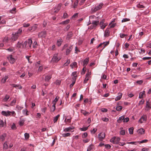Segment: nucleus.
<instances>
[{"label": "nucleus", "mask_w": 151, "mask_h": 151, "mask_svg": "<svg viewBox=\"0 0 151 151\" xmlns=\"http://www.w3.org/2000/svg\"><path fill=\"white\" fill-rule=\"evenodd\" d=\"M109 28H107L105 30L104 36L105 37H108L109 35Z\"/></svg>", "instance_id": "4468645a"}, {"label": "nucleus", "mask_w": 151, "mask_h": 151, "mask_svg": "<svg viewBox=\"0 0 151 151\" xmlns=\"http://www.w3.org/2000/svg\"><path fill=\"white\" fill-rule=\"evenodd\" d=\"M61 5L60 4H58V6L56 8H55L54 9V12L55 13H56L58 12L60 10V9L61 7Z\"/></svg>", "instance_id": "f8f14e48"}, {"label": "nucleus", "mask_w": 151, "mask_h": 151, "mask_svg": "<svg viewBox=\"0 0 151 151\" xmlns=\"http://www.w3.org/2000/svg\"><path fill=\"white\" fill-rule=\"evenodd\" d=\"M23 113L24 114H25L26 115H28V114H27L28 111L27 109H24L23 110Z\"/></svg>", "instance_id": "338daca9"}, {"label": "nucleus", "mask_w": 151, "mask_h": 151, "mask_svg": "<svg viewBox=\"0 0 151 151\" xmlns=\"http://www.w3.org/2000/svg\"><path fill=\"white\" fill-rule=\"evenodd\" d=\"M89 78V77L86 76V78L83 81V83H86L87 82Z\"/></svg>", "instance_id": "603ef678"}, {"label": "nucleus", "mask_w": 151, "mask_h": 151, "mask_svg": "<svg viewBox=\"0 0 151 151\" xmlns=\"http://www.w3.org/2000/svg\"><path fill=\"white\" fill-rule=\"evenodd\" d=\"M70 22L69 19H68L64 21H63L60 23V24H67Z\"/></svg>", "instance_id": "cd10ccee"}, {"label": "nucleus", "mask_w": 151, "mask_h": 151, "mask_svg": "<svg viewBox=\"0 0 151 151\" xmlns=\"http://www.w3.org/2000/svg\"><path fill=\"white\" fill-rule=\"evenodd\" d=\"M73 35V33L72 32H69L67 35V38L68 39L70 38L71 37H72Z\"/></svg>", "instance_id": "c85d7f7f"}, {"label": "nucleus", "mask_w": 151, "mask_h": 151, "mask_svg": "<svg viewBox=\"0 0 151 151\" xmlns=\"http://www.w3.org/2000/svg\"><path fill=\"white\" fill-rule=\"evenodd\" d=\"M22 32V29H18V31L15 32V35H18L19 36L21 34Z\"/></svg>", "instance_id": "bb28decb"}, {"label": "nucleus", "mask_w": 151, "mask_h": 151, "mask_svg": "<svg viewBox=\"0 0 151 151\" xmlns=\"http://www.w3.org/2000/svg\"><path fill=\"white\" fill-rule=\"evenodd\" d=\"M74 129V127H69L68 128H66L65 129H64V131L65 132H69L70 130L72 129Z\"/></svg>", "instance_id": "393cba45"}, {"label": "nucleus", "mask_w": 151, "mask_h": 151, "mask_svg": "<svg viewBox=\"0 0 151 151\" xmlns=\"http://www.w3.org/2000/svg\"><path fill=\"white\" fill-rule=\"evenodd\" d=\"M105 148L108 149H109L111 147V146L109 144H106L105 145Z\"/></svg>", "instance_id": "052dcab7"}, {"label": "nucleus", "mask_w": 151, "mask_h": 151, "mask_svg": "<svg viewBox=\"0 0 151 151\" xmlns=\"http://www.w3.org/2000/svg\"><path fill=\"white\" fill-rule=\"evenodd\" d=\"M24 121L22 119H20L19 121V125L20 126H22L23 125L24 123Z\"/></svg>", "instance_id": "72a5a7b5"}, {"label": "nucleus", "mask_w": 151, "mask_h": 151, "mask_svg": "<svg viewBox=\"0 0 151 151\" xmlns=\"http://www.w3.org/2000/svg\"><path fill=\"white\" fill-rule=\"evenodd\" d=\"M146 104L145 110L146 111H148L151 108V107L150 106V102L149 101H147Z\"/></svg>", "instance_id": "1a4fd4ad"}, {"label": "nucleus", "mask_w": 151, "mask_h": 151, "mask_svg": "<svg viewBox=\"0 0 151 151\" xmlns=\"http://www.w3.org/2000/svg\"><path fill=\"white\" fill-rule=\"evenodd\" d=\"M8 145H7V142H6L3 145L4 148L7 149L8 148Z\"/></svg>", "instance_id": "79ce46f5"}, {"label": "nucleus", "mask_w": 151, "mask_h": 151, "mask_svg": "<svg viewBox=\"0 0 151 151\" xmlns=\"http://www.w3.org/2000/svg\"><path fill=\"white\" fill-rule=\"evenodd\" d=\"M73 49L72 46H71L69 47V48L66 50V55H68L71 51Z\"/></svg>", "instance_id": "ddd939ff"}, {"label": "nucleus", "mask_w": 151, "mask_h": 151, "mask_svg": "<svg viewBox=\"0 0 151 151\" xmlns=\"http://www.w3.org/2000/svg\"><path fill=\"white\" fill-rule=\"evenodd\" d=\"M145 131V130L144 129L142 128L139 129L137 131V132L138 133L140 134H144Z\"/></svg>", "instance_id": "412c9836"}, {"label": "nucleus", "mask_w": 151, "mask_h": 151, "mask_svg": "<svg viewBox=\"0 0 151 151\" xmlns=\"http://www.w3.org/2000/svg\"><path fill=\"white\" fill-rule=\"evenodd\" d=\"M11 128L13 129H16L15 124L13 123L11 126Z\"/></svg>", "instance_id": "680f3d73"}, {"label": "nucleus", "mask_w": 151, "mask_h": 151, "mask_svg": "<svg viewBox=\"0 0 151 151\" xmlns=\"http://www.w3.org/2000/svg\"><path fill=\"white\" fill-rule=\"evenodd\" d=\"M139 143L138 142H127V144H134V145H137V143Z\"/></svg>", "instance_id": "49530a36"}, {"label": "nucleus", "mask_w": 151, "mask_h": 151, "mask_svg": "<svg viewBox=\"0 0 151 151\" xmlns=\"http://www.w3.org/2000/svg\"><path fill=\"white\" fill-rule=\"evenodd\" d=\"M58 54H55L54 55L52 59V61L53 62H57L61 58H58Z\"/></svg>", "instance_id": "20e7f679"}, {"label": "nucleus", "mask_w": 151, "mask_h": 151, "mask_svg": "<svg viewBox=\"0 0 151 151\" xmlns=\"http://www.w3.org/2000/svg\"><path fill=\"white\" fill-rule=\"evenodd\" d=\"M109 43V41H108L106 42H104L102 43H101L99 46L97 47V48H98V47H101V46L102 45H104V46L103 48L101 50V51L107 45H108Z\"/></svg>", "instance_id": "9b49d317"}, {"label": "nucleus", "mask_w": 151, "mask_h": 151, "mask_svg": "<svg viewBox=\"0 0 151 151\" xmlns=\"http://www.w3.org/2000/svg\"><path fill=\"white\" fill-rule=\"evenodd\" d=\"M125 131L124 130H121L120 132V134L122 135H124L125 134Z\"/></svg>", "instance_id": "09e8293b"}, {"label": "nucleus", "mask_w": 151, "mask_h": 151, "mask_svg": "<svg viewBox=\"0 0 151 151\" xmlns=\"http://www.w3.org/2000/svg\"><path fill=\"white\" fill-rule=\"evenodd\" d=\"M8 58L9 60V62L11 64H13L15 62V59L14 58H13L12 56V55H9L8 57Z\"/></svg>", "instance_id": "0eeeda50"}, {"label": "nucleus", "mask_w": 151, "mask_h": 151, "mask_svg": "<svg viewBox=\"0 0 151 151\" xmlns=\"http://www.w3.org/2000/svg\"><path fill=\"white\" fill-rule=\"evenodd\" d=\"M99 23V21H93L92 23V24L93 25V27H96L98 24Z\"/></svg>", "instance_id": "5701e85b"}, {"label": "nucleus", "mask_w": 151, "mask_h": 151, "mask_svg": "<svg viewBox=\"0 0 151 151\" xmlns=\"http://www.w3.org/2000/svg\"><path fill=\"white\" fill-rule=\"evenodd\" d=\"M6 134H3L0 136V139H1L2 141H4L5 139V137H6Z\"/></svg>", "instance_id": "7c9ffc66"}, {"label": "nucleus", "mask_w": 151, "mask_h": 151, "mask_svg": "<svg viewBox=\"0 0 151 151\" xmlns=\"http://www.w3.org/2000/svg\"><path fill=\"white\" fill-rule=\"evenodd\" d=\"M16 99L15 98L11 102V105H13L15 104L16 102Z\"/></svg>", "instance_id": "4d7b16f0"}, {"label": "nucleus", "mask_w": 151, "mask_h": 151, "mask_svg": "<svg viewBox=\"0 0 151 151\" xmlns=\"http://www.w3.org/2000/svg\"><path fill=\"white\" fill-rule=\"evenodd\" d=\"M129 20H130L129 19H127V18H124V19H123L122 20V22H126L127 21H129Z\"/></svg>", "instance_id": "6e6d98bb"}, {"label": "nucleus", "mask_w": 151, "mask_h": 151, "mask_svg": "<svg viewBox=\"0 0 151 151\" xmlns=\"http://www.w3.org/2000/svg\"><path fill=\"white\" fill-rule=\"evenodd\" d=\"M86 70V68H85V67H84L82 69V71L81 72V74L83 75L85 73Z\"/></svg>", "instance_id": "864d4df0"}, {"label": "nucleus", "mask_w": 151, "mask_h": 151, "mask_svg": "<svg viewBox=\"0 0 151 151\" xmlns=\"http://www.w3.org/2000/svg\"><path fill=\"white\" fill-rule=\"evenodd\" d=\"M70 134L69 133H67L65 134H62L63 136V137H66L70 136Z\"/></svg>", "instance_id": "c03bdc74"}, {"label": "nucleus", "mask_w": 151, "mask_h": 151, "mask_svg": "<svg viewBox=\"0 0 151 151\" xmlns=\"http://www.w3.org/2000/svg\"><path fill=\"white\" fill-rule=\"evenodd\" d=\"M8 78V76H5L1 80V82L3 83H4L6 82V80Z\"/></svg>", "instance_id": "c756f323"}, {"label": "nucleus", "mask_w": 151, "mask_h": 151, "mask_svg": "<svg viewBox=\"0 0 151 151\" xmlns=\"http://www.w3.org/2000/svg\"><path fill=\"white\" fill-rule=\"evenodd\" d=\"M12 34L13 36L12 37V40L14 41L18 39L19 36L18 35H15V33L14 34V33H13Z\"/></svg>", "instance_id": "4be33fe9"}, {"label": "nucleus", "mask_w": 151, "mask_h": 151, "mask_svg": "<svg viewBox=\"0 0 151 151\" xmlns=\"http://www.w3.org/2000/svg\"><path fill=\"white\" fill-rule=\"evenodd\" d=\"M89 61V58H85L83 62V66L85 67L86 65L87 64Z\"/></svg>", "instance_id": "2eb2a0df"}, {"label": "nucleus", "mask_w": 151, "mask_h": 151, "mask_svg": "<svg viewBox=\"0 0 151 151\" xmlns=\"http://www.w3.org/2000/svg\"><path fill=\"white\" fill-rule=\"evenodd\" d=\"M148 141V140L147 139H144L142 140V141L139 142H138L139 144L142 143L144 142H146Z\"/></svg>", "instance_id": "bf43d9fd"}, {"label": "nucleus", "mask_w": 151, "mask_h": 151, "mask_svg": "<svg viewBox=\"0 0 151 151\" xmlns=\"http://www.w3.org/2000/svg\"><path fill=\"white\" fill-rule=\"evenodd\" d=\"M11 86L15 88L19 87V89H21L22 87L20 85H16L14 84H10Z\"/></svg>", "instance_id": "6ab92c4d"}, {"label": "nucleus", "mask_w": 151, "mask_h": 151, "mask_svg": "<svg viewBox=\"0 0 151 151\" xmlns=\"http://www.w3.org/2000/svg\"><path fill=\"white\" fill-rule=\"evenodd\" d=\"M101 120L104 122H107L109 120L108 118L106 117L103 118L101 119Z\"/></svg>", "instance_id": "8fccbe9b"}, {"label": "nucleus", "mask_w": 151, "mask_h": 151, "mask_svg": "<svg viewBox=\"0 0 151 151\" xmlns=\"http://www.w3.org/2000/svg\"><path fill=\"white\" fill-rule=\"evenodd\" d=\"M81 112L83 114L84 116H86L90 114V113L86 111V110H81Z\"/></svg>", "instance_id": "aec40b11"}, {"label": "nucleus", "mask_w": 151, "mask_h": 151, "mask_svg": "<svg viewBox=\"0 0 151 151\" xmlns=\"http://www.w3.org/2000/svg\"><path fill=\"white\" fill-rule=\"evenodd\" d=\"M78 0H76L75 2H74V6H73V7L74 8H76V6H77L78 4Z\"/></svg>", "instance_id": "a19ab883"}, {"label": "nucleus", "mask_w": 151, "mask_h": 151, "mask_svg": "<svg viewBox=\"0 0 151 151\" xmlns=\"http://www.w3.org/2000/svg\"><path fill=\"white\" fill-rule=\"evenodd\" d=\"M129 120V119L128 117H127L125 118H124V119L123 122H127Z\"/></svg>", "instance_id": "0e129e2a"}, {"label": "nucleus", "mask_w": 151, "mask_h": 151, "mask_svg": "<svg viewBox=\"0 0 151 151\" xmlns=\"http://www.w3.org/2000/svg\"><path fill=\"white\" fill-rule=\"evenodd\" d=\"M47 32L46 31H43L39 33L38 36L40 37H45L46 35Z\"/></svg>", "instance_id": "423d86ee"}, {"label": "nucleus", "mask_w": 151, "mask_h": 151, "mask_svg": "<svg viewBox=\"0 0 151 151\" xmlns=\"http://www.w3.org/2000/svg\"><path fill=\"white\" fill-rule=\"evenodd\" d=\"M143 82V81L142 80L138 81H137L136 83H137L140 85Z\"/></svg>", "instance_id": "e2e57ef3"}, {"label": "nucleus", "mask_w": 151, "mask_h": 151, "mask_svg": "<svg viewBox=\"0 0 151 151\" xmlns=\"http://www.w3.org/2000/svg\"><path fill=\"white\" fill-rule=\"evenodd\" d=\"M24 136L26 139H28L29 137V134H28L27 133H25L24 134Z\"/></svg>", "instance_id": "13d9d810"}, {"label": "nucleus", "mask_w": 151, "mask_h": 151, "mask_svg": "<svg viewBox=\"0 0 151 151\" xmlns=\"http://www.w3.org/2000/svg\"><path fill=\"white\" fill-rule=\"evenodd\" d=\"M55 106L54 105L53 106V105H52V107L50 109V111H51L53 112L55 111Z\"/></svg>", "instance_id": "de8ad7c7"}, {"label": "nucleus", "mask_w": 151, "mask_h": 151, "mask_svg": "<svg viewBox=\"0 0 151 151\" xmlns=\"http://www.w3.org/2000/svg\"><path fill=\"white\" fill-rule=\"evenodd\" d=\"M77 65V63L76 62H74L73 63H71L70 65V66L72 68H73L76 65Z\"/></svg>", "instance_id": "473e14b6"}, {"label": "nucleus", "mask_w": 151, "mask_h": 151, "mask_svg": "<svg viewBox=\"0 0 151 151\" xmlns=\"http://www.w3.org/2000/svg\"><path fill=\"white\" fill-rule=\"evenodd\" d=\"M122 93H119L118 96H117L115 99L116 101L119 100L122 98Z\"/></svg>", "instance_id": "f3484780"}, {"label": "nucleus", "mask_w": 151, "mask_h": 151, "mask_svg": "<svg viewBox=\"0 0 151 151\" xmlns=\"http://www.w3.org/2000/svg\"><path fill=\"white\" fill-rule=\"evenodd\" d=\"M9 96L7 95H6L5 98L4 99V101L5 102L7 101L9 98Z\"/></svg>", "instance_id": "4c0bfd02"}, {"label": "nucleus", "mask_w": 151, "mask_h": 151, "mask_svg": "<svg viewBox=\"0 0 151 151\" xmlns=\"http://www.w3.org/2000/svg\"><path fill=\"white\" fill-rule=\"evenodd\" d=\"M129 133L130 134H132L133 133L134 128L133 127H131L129 129Z\"/></svg>", "instance_id": "2f4dec72"}, {"label": "nucleus", "mask_w": 151, "mask_h": 151, "mask_svg": "<svg viewBox=\"0 0 151 151\" xmlns=\"http://www.w3.org/2000/svg\"><path fill=\"white\" fill-rule=\"evenodd\" d=\"M32 41L31 39H29L28 40L24 42L23 46L25 47V48L28 47L29 48H30L32 44Z\"/></svg>", "instance_id": "f257e3e1"}, {"label": "nucleus", "mask_w": 151, "mask_h": 151, "mask_svg": "<svg viewBox=\"0 0 151 151\" xmlns=\"http://www.w3.org/2000/svg\"><path fill=\"white\" fill-rule=\"evenodd\" d=\"M114 22V21H112L111 23H110L109 24V25H110V28H113L116 25V23H114V24H111V23L113 22Z\"/></svg>", "instance_id": "a18cd8bd"}, {"label": "nucleus", "mask_w": 151, "mask_h": 151, "mask_svg": "<svg viewBox=\"0 0 151 151\" xmlns=\"http://www.w3.org/2000/svg\"><path fill=\"white\" fill-rule=\"evenodd\" d=\"M88 127H83L80 128V129L82 131H85L88 129Z\"/></svg>", "instance_id": "5fc2aeb1"}, {"label": "nucleus", "mask_w": 151, "mask_h": 151, "mask_svg": "<svg viewBox=\"0 0 151 151\" xmlns=\"http://www.w3.org/2000/svg\"><path fill=\"white\" fill-rule=\"evenodd\" d=\"M127 35L124 34H120V37L122 38H124L125 36H127Z\"/></svg>", "instance_id": "69168bd1"}, {"label": "nucleus", "mask_w": 151, "mask_h": 151, "mask_svg": "<svg viewBox=\"0 0 151 151\" xmlns=\"http://www.w3.org/2000/svg\"><path fill=\"white\" fill-rule=\"evenodd\" d=\"M124 116H122L121 117H120L117 121V122L119 123H121L123 120L124 121Z\"/></svg>", "instance_id": "dca6fc26"}, {"label": "nucleus", "mask_w": 151, "mask_h": 151, "mask_svg": "<svg viewBox=\"0 0 151 151\" xmlns=\"http://www.w3.org/2000/svg\"><path fill=\"white\" fill-rule=\"evenodd\" d=\"M11 112L8 111H2L1 112V114L5 116H8L10 115Z\"/></svg>", "instance_id": "9d476101"}, {"label": "nucleus", "mask_w": 151, "mask_h": 151, "mask_svg": "<svg viewBox=\"0 0 151 151\" xmlns=\"http://www.w3.org/2000/svg\"><path fill=\"white\" fill-rule=\"evenodd\" d=\"M61 80H57L55 82V83L58 85H60L61 83Z\"/></svg>", "instance_id": "58836bf2"}, {"label": "nucleus", "mask_w": 151, "mask_h": 151, "mask_svg": "<svg viewBox=\"0 0 151 151\" xmlns=\"http://www.w3.org/2000/svg\"><path fill=\"white\" fill-rule=\"evenodd\" d=\"M62 41L61 39H59L58 40L57 42V45L58 46H60L61 45Z\"/></svg>", "instance_id": "ea45409f"}, {"label": "nucleus", "mask_w": 151, "mask_h": 151, "mask_svg": "<svg viewBox=\"0 0 151 151\" xmlns=\"http://www.w3.org/2000/svg\"><path fill=\"white\" fill-rule=\"evenodd\" d=\"M23 45L24 43L23 44H22L20 43L19 42H18L17 43V47L19 48H25V47L23 46Z\"/></svg>", "instance_id": "b1692460"}, {"label": "nucleus", "mask_w": 151, "mask_h": 151, "mask_svg": "<svg viewBox=\"0 0 151 151\" xmlns=\"http://www.w3.org/2000/svg\"><path fill=\"white\" fill-rule=\"evenodd\" d=\"M147 116L146 115H143L139 120V122L142 123L144 121H146L147 120Z\"/></svg>", "instance_id": "6e6552de"}, {"label": "nucleus", "mask_w": 151, "mask_h": 151, "mask_svg": "<svg viewBox=\"0 0 151 151\" xmlns=\"http://www.w3.org/2000/svg\"><path fill=\"white\" fill-rule=\"evenodd\" d=\"M70 59H68L67 60V62L64 63L63 65L64 66H68L70 63Z\"/></svg>", "instance_id": "f704fd0d"}, {"label": "nucleus", "mask_w": 151, "mask_h": 151, "mask_svg": "<svg viewBox=\"0 0 151 151\" xmlns=\"http://www.w3.org/2000/svg\"><path fill=\"white\" fill-rule=\"evenodd\" d=\"M51 78V75H49L46 76L45 78V81H49L50 79Z\"/></svg>", "instance_id": "a878e982"}, {"label": "nucleus", "mask_w": 151, "mask_h": 151, "mask_svg": "<svg viewBox=\"0 0 151 151\" xmlns=\"http://www.w3.org/2000/svg\"><path fill=\"white\" fill-rule=\"evenodd\" d=\"M120 140L119 137H114L110 139V141L114 144H117Z\"/></svg>", "instance_id": "7ed1b4c3"}, {"label": "nucleus", "mask_w": 151, "mask_h": 151, "mask_svg": "<svg viewBox=\"0 0 151 151\" xmlns=\"http://www.w3.org/2000/svg\"><path fill=\"white\" fill-rule=\"evenodd\" d=\"M4 123L3 120L0 119V127H2L4 126Z\"/></svg>", "instance_id": "3c124183"}, {"label": "nucleus", "mask_w": 151, "mask_h": 151, "mask_svg": "<svg viewBox=\"0 0 151 151\" xmlns=\"http://www.w3.org/2000/svg\"><path fill=\"white\" fill-rule=\"evenodd\" d=\"M145 91H143L142 92H140L139 94V98L142 99L143 98V96L145 95Z\"/></svg>", "instance_id": "a211bd4d"}, {"label": "nucleus", "mask_w": 151, "mask_h": 151, "mask_svg": "<svg viewBox=\"0 0 151 151\" xmlns=\"http://www.w3.org/2000/svg\"><path fill=\"white\" fill-rule=\"evenodd\" d=\"M105 137V134L104 132H101L98 135L99 139L100 141H102Z\"/></svg>", "instance_id": "39448f33"}, {"label": "nucleus", "mask_w": 151, "mask_h": 151, "mask_svg": "<svg viewBox=\"0 0 151 151\" xmlns=\"http://www.w3.org/2000/svg\"><path fill=\"white\" fill-rule=\"evenodd\" d=\"M93 147V145H90L88 147L87 151H90L92 150Z\"/></svg>", "instance_id": "c9c22d12"}, {"label": "nucleus", "mask_w": 151, "mask_h": 151, "mask_svg": "<svg viewBox=\"0 0 151 151\" xmlns=\"http://www.w3.org/2000/svg\"><path fill=\"white\" fill-rule=\"evenodd\" d=\"M9 40V39L8 37H4L3 40V41L4 42H7Z\"/></svg>", "instance_id": "774afa93"}, {"label": "nucleus", "mask_w": 151, "mask_h": 151, "mask_svg": "<svg viewBox=\"0 0 151 151\" xmlns=\"http://www.w3.org/2000/svg\"><path fill=\"white\" fill-rule=\"evenodd\" d=\"M103 4L102 3L100 4L99 5L96 6L94 9H91V12L92 13H94L98 10L100 9L102 7Z\"/></svg>", "instance_id": "f03ea898"}, {"label": "nucleus", "mask_w": 151, "mask_h": 151, "mask_svg": "<svg viewBox=\"0 0 151 151\" xmlns=\"http://www.w3.org/2000/svg\"><path fill=\"white\" fill-rule=\"evenodd\" d=\"M122 109V106H118L116 107V109L117 111H120Z\"/></svg>", "instance_id": "37998d69"}, {"label": "nucleus", "mask_w": 151, "mask_h": 151, "mask_svg": "<svg viewBox=\"0 0 151 151\" xmlns=\"http://www.w3.org/2000/svg\"><path fill=\"white\" fill-rule=\"evenodd\" d=\"M58 99H57L56 97L55 99L52 101V103L53 104V106H54V105L55 106L56 103L58 101Z\"/></svg>", "instance_id": "e433bc0d"}]
</instances>
